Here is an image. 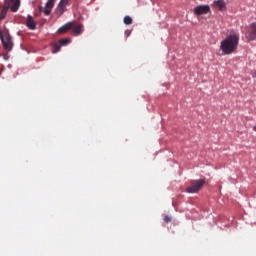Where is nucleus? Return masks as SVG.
Segmentation results:
<instances>
[{"label":"nucleus","mask_w":256,"mask_h":256,"mask_svg":"<svg viewBox=\"0 0 256 256\" xmlns=\"http://www.w3.org/2000/svg\"><path fill=\"white\" fill-rule=\"evenodd\" d=\"M213 7L218 11H225L227 4L223 0H216L213 2Z\"/></svg>","instance_id":"10"},{"label":"nucleus","mask_w":256,"mask_h":256,"mask_svg":"<svg viewBox=\"0 0 256 256\" xmlns=\"http://www.w3.org/2000/svg\"><path fill=\"white\" fill-rule=\"evenodd\" d=\"M60 45H69L71 43V40L64 38L59 40Z\"/></svg>","instance_id":"16"},{"label":"nucleus","mask_w":256,"mask_h":256,"mask_svg":"<svg viewBox=\"0 0 256 256\" xmlns=\"http://www.w3.org/2000/svg\"><path fill=\"white\" fill-rule=\"evenodd\" d=\"M203 185H205L203 179L192 180L190 186L186 189V193H199L200 189H203Z\"/></svg>","instance_id":"3"},{"label":"nucleus","mask_w":256,"mask_h":256,"mask_svg":"<svg viewBox=\"0 0 256 256\" xmlns=\"http://www.w3.org/2000/svg\"><path fill=\"white\" fill-rule=\"evenodd\" d=\"M26 27L30 29V31H35L37 29V23H35V19H33V16L28 15L26 18Z\"/></svg>","instance_id":"7"},{"label":"nucleus","mask_w":256,"mask_h":256,"mask_svg":"<svg viewBox=\"0 0 256 256\" xmlns=\"http://www.w3.org/2000/svg\"><path fill=\"white\" fill-rule=\"evenodd\" d=\"M239 47V33L230 32V34L221 42L220 49L224 55L235 53Z\"/></svg>","instance_id":"1"},{"label":"nucleus","mask_w":256,"mask_h":256,"mask_svg":"<svg viewBox=\"0 0 256 256\" xmlns=\"http://www.w3.org/2000/svg\"><path fill=\"white\" fill-rule=\"evenodd\" d=\"M7 3H9V7L13 13H17L19 11V6L21 5V2L19 0H5Z\"/></svg>","instance_id":"8"},{"label":"nucleus","mask_w":256,"mask_h":256,"mask_svg":"<svg viewBox=\"0 0 256 256\" xmlns=\"http://www.w3.org/2000/svg\"><path fill=\"white\" fill-rule=\"evenodd\" d=\"M68 4H69V0H60L56 8V14L61 16L63 13H65V9Z\"/></svg>","instance_id":"6"},{"label":"nucleus","mask_w":256,"mask_h":256,"mask_svg":"<svg viewBox=\"0 0 256 256\" xmlns=\"http://www.w3.org/2000/svg\"><path fill=\"white\" fill-rule=\"evenodd\" d=\"M125 35H126V37H129V35H131V31H129V30L125 31Z\"/></svg>","instance_id":"18"},{"label":"nucleus","mask_w":256,"mask_h":256,"mask_svg":"<svg viewBox=\"0 0 256 256\" xmlns=\"http://www.w3.org/2000/svg\"><path fill=\"white\" fill-rule=\"evenodd\" d=\"M55 5V0H48L46 3L45 9H44V14L45 15H51V11Z\"/></svg>","instance_id":"11"},{"label":"nucleus","mask_w":256,"mask_h":256,"mask_svg":"<svg viewBox=\"0 0 256 256\" xmlns=\"http://www.w3.org/2000/svg\"><path fill=\"white\" fill-rule=\"evenodd\" d=\"M209 11H211V8L209 7V5L196 6L194 8V15H197V16L207 15Z\"/></svg>","instance_id":"4"},{"label":"nucleus","mask_w":256,"mask_h":256,"mask_svg":"<svg viewBox=\"0 0 256 256\" xmlns=\"http://www.w3.org/2000/svg\"><path fill=\"white\" fill-rule=\"evenodd\" d=\"M164 221L165 223H171V216H165Z\"/></svg>","instance_id":"17"},{"label":"nucleus","mask_w":256,"mask_h":256,"mask_svg":"<svg viewBox=\"0 0 256 256\" xmlns=\"http://www.w3.org/2000/svg\"><path fill=\"white\" fill-rule=\"evenodd\" d=\"M72 33L75 37H78V35H81L83 33V24L75 23L73 22Z\"/></svg>","instance_id":"9"},{"label":"nucleus","mask_w":256,"mask_h":256,"mask_svg":"<svg viewBox=\"0 0 256 256\" xmlns=\"http://www.w3.org/2000/svg\"><path fill=\"white\" fill-rule=\"evenodd\" d=\"M9 11V2L5 1L4 6L0 12V21H3L7 17V12Z\"/></svg>","instance_id":"12"},{"label":"nucleus","mask_w":256,"mask_h":256,"mask_svg":"<svg viewBox=\"0 0 256 256\" xmlns=\"http://www.w3.org/2000/svg\"><path fill=\"white\" fill-rule=\"evenodd\" d=\"M69 29H73V22H68L58 29V33H67Z\"/></svg>","instance_id":"13"},{"label":"nucleus","mask_w":256,"mask_h":256,"mask_svg":"<svg viewBox=\"0 0 256 256\" xmlns=\"http://www.w3.org/2000/svg\"><path fill=\"white\" fill-rule=\"evenodd\" d=\"M124 24L125 25H132L133 24V19L130 16H125L124 17Z\"/></svg>","instance_id":"15"},{"label":"nucleus","mask_w":256,"mask_h":256,"mask_svg":"<svg viewBox=\"0 0 256 256\" xmlns=\"http://www.w3.org/2000/svg\"><path fill=\"white\" fill-rule=\"evenodd\" d=\"M0 39L2 41V45L5 51H11V49H13V40L11 38V35H9V31L0 30Z\"/></svg>","instance_id":"2"},{"label":"nucleus","mask_w":256,"mask_h":256,"mask_svg":"<svg viewBox=\"0 0 256 256\" xmlns=\"http://www.w3.org/2000/svg\"><path fill=\"white\" fill-rule=\"evenodd\" d=\"M53 50L52 53H59L61 51V44L55 42L52 44Z\"/></svg>","instance_id":"14"},{"label":"nucleus","mask_w":256,"mask_h":256,"mask_svg":"<svg viewBox=\"0 0 256 256\" xmlns=\"http://www.w3.org/2000/svg\"><path fill=\"white\" fill-rule=\"evenodd\" d=\"M246 38L248 41L256 40V23H252L246 33Z\"/></svg>","instance_id":"5"}]
</instances>
